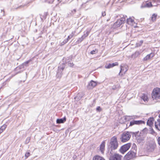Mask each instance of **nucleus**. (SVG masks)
<instances>
[{"label": "nucleus", "mask_w": 160, "mask_h": 160, "mask_svg": "<svg viewBox=\"0 0 160 160\" xmlns=\"http://www.w3.org/2000/svg\"><path fill=\"white\" fill-rule=\"evenodd\" d=\"M145 122L142 120H133L130 122V126H132L134 125H139L142 124H144Z\"/></svg>", "instance_id": "nucleus-11"}, {"label": "nucleus", "mask_w": 160, "mask_h": 160, "mask_svg": "<svg viewBox=\"0 0 160 160\" xmlns=\"http://www.w3.org/2000/svg\"><path fill=\"white\" fill-rule=\"evenodd\" d=\"M118 63L117 62L112 63H109L105 65V68H110L115 66L118 65Z\"/></svg>", "instance_id": "nucleus-14"}, {"label": "nucleus", "mask_w": 160, "mask_h": 160, "mask_svg": "<svg viewBox=\"0 0 160 160\" xmlns=\"http://www.w3.org/2000/svg\"><path fill=\"white\" fill-rule=\"evenodd\" d=\"M110 18H108V19L107 20V21H109V20H110Z\"/></svg>", "instance_id": "nucleus-50"}, {"label": "nucleus", "mask_w": 160, "mask_h": 160, "mask_svg": "<svg viewBox=\"0 0 160 160\" xmlns=\"http://www.w3.org/2000/svg\"><path fill=\"white\" fill-rule=\"evenodd\" d=\"M140 42V43H141V44L143 43V41H141Z\"/></svg>", "instance_id": "nucleus-49"}, {"label": "nucleus", "mask_w": 160, "mask_h": 160, "mask_svg": "<svg viewBox=\"0 0 160 160\" xmlns=\"http://www.w3.org/2000/svg\"><path fill=\"white\" fill-rule=\"evenodd\" d=\"M21 71L18 72H17L16 73V74H18V73H21Z\"/></svg>", "instance_id": "nucleus-48"}, {"label": "nucleus", "mask_w": 160, "mask_h": 160, "mask_svg": "<svg viewBox=\"0 0 160 160\" xmlns=\"http://www.w3.org/2000/svg\"><path fill=\"white\" fill-rule=\"evenodd\" d=\"M134 21V20L131 18H129L127 19V23L128 24H132Z\"/></svg>", "instance_id": "nucleus-24"}, {"label": "nucleus", "mask_w": 160, "mask_h": 160, "mask_svg": "<svg viewBox=\"0 0 160 160\" xmlns=\"http://www.w3.org/2000/svg\"><path fill=\"white\" fill-rule=\"evenodd\" d=\"M159 117L160 118V114H159Z\"/></svg>", "instance_id": "nucleus-52"}, {"label": "nucleus", "mask_w": 160, "mask_h": 160, "mask_svg": "<svg viewBox=\"0 0 160 160\" xmlns=\"http://www.w3.org/2000/svg\"><path fill=\"white\" fill-rule=\"evenodd\" d=\"M75 33L72 32V33L70 35L68 36V38L66 39H67L68 40V41L71 38L74 36V34Z\"/></svg>", "instance_id": "nucleus-30"}, {"label": "nucleus", "mask_w": 160, "mask_h": 160, "mask_svg": "<svg viewBox=\"0 0 160 160\" xmlns=\"http://www.w3.org/2000/svg\"><path fill=\"white\" fill-rule=\"evenodd\" d=\"M20 68L19 67H17L15 68V70L16 71L18 70V69H20Z\"/></svg>", "instance_id": "nucleus-45"}, {"label": "nucleus", "mask_w": 160, "mask_h": 160, "mask_svg": "<svg viewBox=\"0 0 160 160\" xmlns=\"http://www.w3.org/2000/svg\"><path fill=\"white\" fill-rule=\"evenodd\" d=\"M66 121V118L64 117L62 118L58 119L57 120V123H61L64 122Z\"/></svg>", "instance_id": "nucleus-18"}, {"label": "nucleus", "mask_w": 160, "mask_h": 160, "mask_svg": "<svg viewBox=\"0 0 160 160\" xmlns=\"http://www.w3.org/2000/svg\"><path fill=\"white\" fill-rule=\"evenodd\" d=\"M148 131V129L145 128L140 133L139 132L133 133V135L134 134L137 142L140 143L144 140Z\"/></svg>", "instance_id": "nucleus-2"}, {"label": "nucleus", "mask_w": 160, "mask_h": 160, "mask_svg": "<svg viewBox=\"0 0 160 160\" xmlns=\"http://www.w3.org/2000/svg\"><path fill=\"white\" fill-rule=\"evenodd\" d=\"M48 0L49 1V0ZM54 0H50V1H49V3H52L53 2Z\"/></svg>", "instance_id": "nucleus-44"}, {"label": "nucleus", "mask_w": 160, "mask_h": 160, "mask_svg": "<svg viewBox=\"0 0 160 160\" xmlns=\"http://www.w3.org/2000/svg\"><path fill=\"white\" fill-rule=\"evenodd\" d=\"M139 117V116L136 115L126 116L125 117V119L127 121H130L131 120H135Z\"/></svg>", "instance_id": "nucleus-12"}, {"label": "nucleus", "mask_w": 160, "mask_h": 160, "mask_svg": "<svg viewBox=\"0 0 160 160\" xmlns=\"http://www.w3.org/2000/svg\"><path fill=\"white\" fill-rule=\"evenodd\" d=\"M68 65L69 66H70V67H72L73 66V64L72 63H71V62H69V63H68Z\"/></svg>", "instance_id": "nucleus-41"}, {"label": "nucleus", "mask_w": 160, "mask_h": 160, "mask_svg": "<svg viewBox=\"0 0 160 160\" xmlns=\"http://www.w3.org/2000/svg\"><path fill=\"white\" fill-rule=\"evenodd\" d=\"M76 158L77 156L76 155H74L73 157V158L74 159H75Z\"/></svg>", "instance_id": "nucleus-46"}, {"label": "nucleus", "mask_w": 160, "mask_h": 160, "mask_svg": "<svg viewBox=\"0 0 160 160\" xmlns=\"http://www.w3.org/2000/svg\"><path fill=\"white\" fill-rule=\"evenodd\" d=\"M151 1L152 4L155 3L157 4V6L160 4V0H152Z\"/></svg>", "instance_id": "nucleus-27"}, {"label": "nucleus", "mask_w": 160, "mask_h": 160, "mask_svg": "<svg viewBox=\"0 0 160 160\" xmlns=\"http://www.w3.org/2000/svg\"><path fill=\"white\" fill-rule=\"evenodd\" d=\"M90 32V30L87 31L86 32H84V34L82 36L84 38L87 37L89 35Z\"/></svg>", "instance_id": "nucleus-26"}, {"label": "nucleus", "mask_w": 160, "mask_h": 160, "mask_svg": "<svg viewBox=\"0 0 160 160\" xmlns=\"http://www.w3.org/2000/svg\"><path fill=\"white\" fill-rule=\"evenodd\" d=\"M3 131L2 130V129H1L0 128V133H1Z\"/></svg>", "instance_id": "nucleus-47"}, {"label": "nucleus", "mask_w": 160, "mask_h": 160, "mask_svg": "<svg viewBox=\"0 0 160 160\" xmlns=\"http://www.w3.org/2000/svg\"><path fill=\"white\" fill-rule=\"evenodd\" d=\"M7 126L6 125L4 124L0 128L1 129H2V130L3 131H4L6 128Z\"/></svg>", "instance_id": "nucleus-34"}, {"label": "nucleus", "mask_w": 160, "mask_h": 160, "mask_svg": "<svg viewBox=\"0 0 160 160\" xmlns=\"http://www.w3.org/2000/svg\"><path fill=\"white\" fill-rule=\"evenodd\" d=\"M62 74L61 72H60V73H59V72H58L57 73L56 76L58 78H60L62 76Z\"/></svg>", "instance_id": "nucleus-35"}, {"label": "nucleus", "mask_w": 160, "mask_h": 160, "mask_svg": "<svg viewBox=\"0 0 160 160\" xmlns=\"http://www.w3.org/2000/svg\"><path fill=\"white\" fill-rule=\"evenodd\" d=\"M151 133L152 134H154V133H155V132L154 131V130H153V129L152 128L151 129Z\"/></svg>", "instance_id": "nucleus-42"}, {"label": "nucleus", "mask_w": 160, "mask_h": 160, "mask_svg": "<svg viewBox=\"0 0 160 160\" xmlns=\"http://www.w3.org/2000/svg\"><path fill=\"white\" fill-rule=\"evenodd\" d=\"M108 150L109 153H112L117 149L119 146L117 137L116 136L112 137L108 144Z\"/></svg>", "instance_id": "nucleus-1"}, {"label": "nucleus", "mask_w": 160, "mask_h": 160, "mask_svg": "<svg viewBox=\"0 0 160 160\" xmlns=\"http://www.w3.org/2000/svg\"><path fill=\"white\" fill-rule=\"evenodd\" d=\"M125 20V17L123 16V17L121 18L120 19L118 20L114 24L113 26L114 28H117L120 27L122 23H124Z\"/></svg>", "instance_id": "nucleus-10"}, {"label": "nucleus", "mask_w": 160, "mask_h": 160, "mask_svg": "<svg viewBox=\"0 0 160 160\" xmlns=\"http://www.w3.org/2000/svg\"><path fill=\"white\" fill-rule=\"evenodd\" d=\"M136 152L131 150L129 151L124 156V160H130L136 157Z\"/></svg>", "instance_id": "nucleus-8"}, {"label": "nucleus", "mask_w": 160, "mask_h": 160, "mask_svg": "<svg viewBox=\"0 0 160 160\" xmlns=\"http://www.w3.org/2000/svg\"><path fill=\"white\" fill-rule=\"evenodd\" d=\"M140 54L139 51H136L134 54L132 55V58H135L138 57Z\"/></svg>", "instance_id": "nucleus-25"}, {"label": "nucleus", "mask_w": 160, "mask_h": 160, "mask_svg": "<svg viewBox=\"0 0 160 160\" xmlns=\"http://www.w3.org/2000/svg\"><path fill=\"white\" fill-rule=\"evenodd\" d=\"M65 68V65L64 64H62V65H60L59 66H58V71L60 72H62Z\"/></svg>", "instance_id": "nucleus-23"}, {"label": "nucleus", "mask_w": 160, "mask_h": 160, "mask_svg": "<svg viewBox=\"0 0 160 160\" xmlns=\"http://www.w3.org/2000/svg\"><path fill=\"white\" fill-rule=\"evenodd\" d=\"M157 147L156 143L154 141H152L147 143L146 149L148 152H153Z\"/></svg>", "instance_id": "nucleus-3"}, {"label": "nucleus", "mask_w": 160, "mask_h": 160, "mask_svg": "<svg viewBox=\"0 0 160 160\" xmlns=\"http://www.w3.org/2000/svg\"><path fill=\"white\" fill-rule=\"evenodd\" d=\"M140 97L141 99L145 102L148 101V97L144 94H142Z\"/></svg>", "instance_id": "nucleus-19"}, {"label": "nucleus", "mask_w": 160, "mask_h": 160, "mask_svg": "<svg viewBox=\"0 0 160 160\" xmlns=\"http://www.w3.org/2000/svg\"><path fill=\"white\" fill-rule=\"evenodd\" d=\"M93 160H105L103 158L96 155L93 158Z\"/></svg>", "instance_id": "nucleus-21"}, {"label": "nucleus", "mask_w": 160, "mask_h": 160, "mask_svg": "<svg viewBox=\"0 0 160 160\" xmlns=\"http://www.w3.org/2000/svg\"><path fill=\"white\" fill-rule=\"evenodd\" d=\"M106 15V13L105 12H102V16H104Z\"/></svg>", "instance_id": "nucleus-43"}, {"label": "nucleus", "mask_w": 160, "mask_h": 160, "mask_svg": "<svg viewBox=\"0 0 160 160\" xmlns=\"http://www.w3.org/2000/svg\"><path fill=\"white\" fill-rule=\"evenodd\" d=\"M152 97L153 99L158 100L160 99V88H156L153 89L152 93Z\"/></svg>", "instance_id": "nucleus-4"}, {"label": "nucleus", "mask_w": 160, "mask_h": 160, "mask_svg": "<svg viewBox=\"0 0 160 160\" xmlns=\"http://www.w3.org/2000/svg\"><path fill=\"white\" fill-rule=\"evenodd\" d=\"M128 67L126 64H121L120 66V70L118 74L119 76L121 77L123 76L128 70Z\"/></svg>", "instance_id": "nucleus-7"}, {"label": "nucleus", "mask_w": 160, "mask_h": 160, "mask_svg": "<svg viewBox=\"0 0 160 160\" xmlns=\"http://www.w3.org/2000/svg\"><path fill=\"white\" fill-rule=\"evenodd\" d=\"M105 141H103L102 142V143L100 145V150L102 153H104V149H105Z\"/></svg>", "instance_id": "nucleus-17"}, {"label": "nucleus", "mask_w": 160, "mask_h": 160, "mask_svg": "<svg viewBox=\"0 0 160 160\" xmlns=\"http://www.w3.org/2000/svg\"><path fill=\"white\" fill-rule=\"evenodd\" d=\"M30 155V153L29 152H27L25 155V157L27 158Z\"/></svg>", "instance_id": "nucleus-36"}, {"label": "nucleus", "mask_w": 160, "mask_h": 160, "mask_svg": "<svg viewBox=\"0 0 160 160\" xmlns=\"http://www.w3.org/2000/svg\"><path fill=\"white\" fill-rule=\"evenodd\" d=\"M30 140V138L29 137H28L27 138L26 140V144L28 143L29 142Z\"/></svg>", "instance_id": "nucleus-38"}, {"label": "nucleus", "mask_w": 160, "mask_h": 160, "mask_svg": "<svg viewBox=\"0 0 160 160\" xmlns=\"http://www.w3.org/2000/svg\"><path fill=\"white\" fill-rule=\"evenodd\" d=\"M97 85L96 83L93 80L91 81L88 83V88L89 89L93 88Z\"/></svg>", "instance_id": "nucleus-13"}, {"label": "nucleus", "mask_w": 160, "mask_h": 160, "mask_svg": "<svg viewBox=\"0 0 160 160\" xmlns=\"http://www.w3.org/2000/svg\"><path fill=\"white\" fill-rule=\"evenodd\" d=\"M30 62L29 60L28 61H26V62H24L23 63V65H25L26 66H27V64H28Z\"/></svg>", "instance_id": "nucleus-40"}, {"label": "nucleus", "mask_w": 160, "mask_h": 160, "mask_svg": "<svg viewBox=\"0 0 160 160\" xmlns=\"http://www.w3.org/2000/svg\"><path fill=\"white\" fill-rule=\"evenodd\" d=\"M109 160H121L122 158L121 155L117 153H114V152L109 153Z\"/></svg>", "instance_id": "nucleus-5"}, {"label": "nucleus", "mask_w": 160, "mask_h": 160, "mask_svg": "<svg viewBox=\"0 0 160 160\" xmlns=\"http://www.w3.org/2000/svg\"><path fill=\"white\" fill-rule=\"evenodd\" d=\"M137 148L136 145L135 143H133L132 148V150L136 152Z\"/></svg>", "instance_id": "nucleus-28"}, {"label": "nucleus", "mask_w": 160, "mask_h": 160, "mask_svg": "<svg viewBox=\"0 0 160 160\" xmlns=\"http://www.w3.org/2000/svg\"><path fill=\"white\" fill-rule=\"evenodd\" d=\"M155 126L156 128L160 131V119H157V121L155 122Z\"/></svg>", "instance_id": "nucleus-15"}, {"label": "nucleus", "mask_w": 160, "mask_h": 160, "mask_svg": "<svg viewBox=\"0 0 160 160\" xmlns=\"http://www.w3.org/2000/svg\"><path fill=\"white\" fill-rule=\"evenodd\" d=\"M132 135V132H125L122 134L120 140L122 142H125L128 141L130 139Z\"/></svg>", "instance_id": "nucleus-6"}, {"label": "nucleus", "mask_w": 160, "mask_h": 160, "mask_svg": "<svg viewBox=\"0 0 160 160\" xmlns=\"http://www.w3.org/2000/svg\"><path fill=\"white\" fill-rule=\"evenodd\" d=\"M153 118H150L148 120L147 122V124L150 127L153 124Z\"/></svg>", "instance_id": "nucleus-20"}, {"label": "nucleus", "mask_w": 160, "mask_h": 160, "mask_svg": "<svg viewBox=\"0 0 160 160\" xmlns=\"http://www.w3.org/2000/svg\"><path fill=\"white\" fill-rule=\"evenodd\" d=\"M84 39V38L82 36L81 38H78L77 42L79 43L81 42Z\"/></svg>", "instance_id": "nucleus-31"}, {"label": "nucleus", "mask_w": 160, "mask_h": 160, "mask_svg": "<svg viewBox=\"0 0 160 160\" xmlns=\"http://www.w3.org/2000/svg\"><path fill=\"white\" fill-rule=\"evenodd\" d=\"M68 40L67 39H65L63 42H62L61 43V45H63L64 44L68 42Z\"/></svg>", "instance_id": "nucleus-32"}, {"label": "nucleus", "mask_w": 160, "mask_h": 160, "mask_svg": "<svg viewBox=\"0 0 160 160\" xmlns=\"http://www.w3.org/2000/svg\"><path fill=\"white\" fill-rule=\"evenodd\" d=\"M157 6V4L155 3H152V1L150 2L147 3L146 4L145 6L148 7H149L151 6Z\"/></svg>", "instance_id": "nucleus-22"}, {"label": "nucleus", "mask_w": 160, "mask_h": 160, "mask_svg": "<svg viewBox=\"0 0 160 160\" xmlns=\"http://www.w3.org/2000/svg\"><path fill=\"white\" fill-rule=\"evenodd\" d=\"M157 16V15H155V14L152 15L151 17V20L152 21L154 22L156 20Z\"/></svg>", "instance_id": "nucleus-29"}, {"label": "nucleus", "mask_w": 160, "mask_h": 160, "mask_svg": "<svg viewBox=\"0 0 160 160\" xmlns=\"http://www.w3.org/2000/svg\"><path fill=\"white\" fill-rule=\"evenodd\" d=\"M73 10L75 12H76V9H74V10Z\"/></svg>", "instance_id": "nucleus-51"}, {"label": "nucleus", "mask_w": 160, "mask_h": 160, "mask_svg": "<svg viewBox=\"0 0 160 160\" xmlns=\"http://www.w3.org/2000/svg\"><path fill=\"white\" fill-rule=\"evenodd\" d=\"M154 56V54L153 53H151L150 54L147 55L145 57L143 58V61H146L150 59L151 58L153 57Z\"/></svg>", "instance_id": "nucleus-16"}, {"label": "nucleus", "mask_w": 160, "mask_h": 160, "mask_svg": "<svg viewBox=\"0 0 160 160\" xmlns=\"http://www.w3.org/2000/svg\"><path fill=\"white\" fill-rule=\"evenodd\" d=\"M131 143H128L122 146L119 150V152L122 154H124L130 148Z\"/></svg>", "instance_id": "nucleus-9"}, {"label": "nucleus", "mask_w": 160, "mask_h": 160, "mask_svg": "<svg viewBox=\"0 0 160 160\" xmlns=\"http://www.w3.org/2000/svg\"><path fill=\"white\" fill-rule=\"evenodd\" d=\"M98 51H96V50H93L90 52V53L92 54H95L96 53H97Z\"/></svg>", "instance_id": "nucleus-37"}, {"label": "nucleus", "mask_w": 160, "mask_h": 160, "mask_svg": "<svg viewBox=\"0 0 160 160\" xmlns=\"http://www.w3.org/2000/svg\"><path fill=\"white\" fill-rule=\"evenodd\" d=\"M96 110L97 111L100 112L101 110V108L100 107L98 106Z\"/></svg>", "instance_id": "nucleus-39"}, {"label": "nucleus", "mask_w": 160, "mask_h": 160, "mask_svg": "<svg viewBox=\"0 0 160 160\" xmlns=\"http://www.w3.org/2000/svg\"><path fill=\"white\" fill-rule=\"evenodd\" d=\"M157 140L158 145L160 146V136H157L156 137Z\"/></svg>", "instance_id": "nucleus-33"}]
</instances>
